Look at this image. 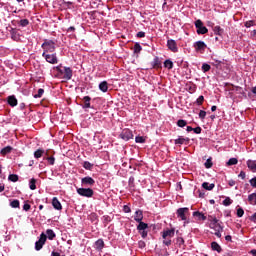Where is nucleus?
Returning <instances> with one entry per match:
<instances>
[{
	"instance_id": "1",
	"label": "nucleus",
	"mask_w": 256,
	"mask_h": 256,
	"mask_svg": "<svg viewBox=\"0 0 256 256\" xmlns=\"http://www.w3.org/2000/svg\"><path fill=\"white\" fill-rule=\"evenodd\" d=\"M209 227L213 229L214 234L218 239H221V233H223V226L219 223V219L213 215L208 216Z\"/></svg>"
},
{
	"instance_id": "2",
	"label": "nucleus",
	"mask_w": 256,
	"mask_h": 256,
	"mask_svg": "<svg viewBox=\"0 0 256 256\" xmlns=\"http://www.w3.org/2000/svg\"><path fill=\"white\" fill-rule=\"evenodd\" d=\"M41 48L43 49V53H55V41L45 39L44 42L41 45Z\"/></svg>"
},
{
	"instance_id": "3",
	"label": "nucleus",
	"mask_w": 256,
	"mask_h": 256,
	"mask_svg": "<svg viewBox=\"0 0 256 256\" xmlns=\"http://www.w3.org/2000/svg\"><path fill=\"white\" fill-rule=\"evenodd\" d=\"M42 57H44L45 61L47 63H50V65H57L59 63V58H57V53L52 52V54H49V53L45 54V52H43Z\"/></svg>"
},
{
	"instance_id": "4",
	"label": "nucleus",
	"mask_w": 256,
	"mask_h": 256,
	"mask_svg": "<svg viewBox=\"0 0 256 256\" xmlns=\"http://www.w3.org/2000/svg\"><path fill=\"white\" fill-rule=\"evenodd\" d=\"M56 70L58 71V73H60L63 76V79H66V81H71L72 77H73V70H71L70 67H64V70H61V68L59 66L56 67Z\"/></svg>"
},
{
	"instance_id": "5",
	"label": "nucleus",
	"mask_w": 256,
	"mask_h": 256,
	"mask_svg": "<svg viewBox=\"0 0 256 256\" xmlns=\"http://www.w3.org/2000/svg\"><path fill=\"white\" fill-rule=\"evenodd\" d=\"M195 27L197 29L196 33L198 35H205V34L209 33V29H207V27H205L203 25V21H201V20H196L195 21Z\"/></svg>"
},
{
	"instance_id": "6",
	"label": "nucleus",
	"mask_w": 256,
	"mask_h": 256,
	"mask_svg": "<svg viewBox=\"0 0 256 256\" xmlns=\"http://www.w3.org/2000/svg\"><path fill=\"white\" fill-rule=\"evenodd\" d=\"M46 241H47V235L45 233H42L40 235L39 240L36 241V243H35L36 251H41V249H43V245H45Z\"/></svg>"
},
{
	"instance_id": "7",
	"label": "nucleus",
	"mask_w": 256,
	"mask_h": 256,
	"mask_svg": "<svg viewBox=\"0 0 256 256\" xmlns=\"http://www.w3.org/2000/svg\"><path fill=\"white\" fill-rule=\"evenodd\" d=\"M193 47L197 53H205V49H207V44L199 40L193 44Z\"/></svg>"
},
{
	"instance_id": "8",
	"label": "nucleus",
	"mask_w": 256,
	"mask_h": 256,
	"mask_svg": "<svg viewBox=\"0 0 256 256\" xmlns=\"http://www.w3.org/2000/svg\"><path fill=\"white\" fill-rule=\"evenodd\" d=\"M77 193L81 197H93V189L91 188H78Z\"/></svg>"
},
{
	"instance_id": "9",
	"label": "nucleus",
	"mask_w": 256,
	"mask_h": 256,
	"mask_svg": "<svg viewBox=\"0 0 256 256\" xmlns=\"http://www.w3.org/2000/svg\"><path fill=\"white\" fill-rule=\"evenodd\" d=\"M81 184L83 187H93L95 185V179L91 178V176H86L81 179Z\"/></svg>"
},
{
	"instance_id": "10",
	"label": "nucleus",
	"mask_w": 256,
	"mask_h": 256,
	"mask_svg": "<svg viewBox=\"0 0 256 256\" xmlns=\"http://www.w3.org/2000/svg\"><path fill=\"white\" fill-rule=\"evenodd\" d=\"M177 217H179L182 221H187V213H189V208H179L177 210Z\"/></svg>"
},
{
	"instance_id": "11",
	"label": "nucleus",
	"mask_w": 256,
	"mask_h": 256,
	"mask_svg": "<svg viewBox=\"0 0 256 256\" xmlns=\"http://www.w3.org/2000/svg\"><path fill=\"white\" fill-rule=\"evenodd\" d=\"M120 139H123V141L133 139V132H131L129 129H124L120 134Z\"/></svg>"
},
{
	"instance_id": "12",
	"label": "nucleus",
	"mask_w": 256,
	"mask_h": 256,
	"mask_svg": "<svg viewBox=\"0 0 256 256\" xmlns=\"http://www.w3.org/2000/svg\"><path fill=\"white\" fill-rule=\"evenodd\" d=\"M167 47L172 53H177L179 51V48L177 47V42L173 39H169L167 41Z\"/></svg>"
},
{
	"instance_id": "13",
	"label": "nucleus",
	"mask_w": 256,
	"mask_h": 256,
	"mask_svg": "<svg viewBox=\"0 0 256 256\" xmlns=\"http://www.w3.org/2000/svg\"><path fill=\"white\" fill-rule=\"evenodd\" d=\"M172 237H175V228H171V229H166L163 231L162 233V238L163 239H172Z\"/></svg>"
},
{
	"instance_id": "14",
	"label": "nucleus",
	"mask_w": 256,
	"mask_h": 256,
	"mask_svg": "<svg viewBox=\"0 0 256 256\" xmlns=\"http://www.w3.org/2000/svg\"><path fill=\"white\" fill-rule=\"evenodd\" d=\"M190 139L188 137L179 136L174 140L175 145H189Z\"/></svg>"
},
{
	"instance_id": "15",
	"label": "nucleus",
	"mask_w": 256,
	"mask_h": 256,
	"mask_svg": "<svg viewBox=\"0 0 256 256\" xmlns=\"http://www.w3.org/2000/svg\"><path fill=\"white\" fill-rule=\"evenodd\" d=\"M10 35H11V39L13 41H20L21 40V34H19V31H17V29H15V28L10 29Z\"/></svg>"
},
{
	"instance_id": "16",
	"label": "nucleus",
	"mask_w": 256,
	"mask_h": 256,
	"mask_svg": "<svg viewBox=\"0 0 256 256\" xmlns=\"http://www.w3.org/2000/svg\"><path fill=\"white\" fill-rule=\"evenodd\" d=\"M52 207H54L56 211H61V209H63V206L61 205V202L59 201V199H57V197H54L52 199Z\"/></svg>"
},
{
	"instance_id": "17",
	"label": "nucleus",
	"mask_w": 256,
	"mask_h": 256,
	"mask_svg": "<svg viewBox=\"0 0 256 256\" xmlns=\"http://www.w3.org/2000/svg\"><path fill=\"white\" fill-rule=\"evenodd\" d=\"M246 165L252 173H256V160H247Z\"/></svg>"
},
{
	"instance_id": "18",
	"label": "nucleus",
	"mask_w": 256,
	"mask_h": 256,
	"mask_svg": "<svg viewBox=\"0 0 256 256\" xmlns=\"http://www.w3.org/2000/svg\"><path fill=\"white\" fill-rule=\"evenodd\" d=\"M134 221H136V223H141V221H143V211H135Z\"/></svg>"
},
{
	"instance_id": "19",
	"label": "nucleus",
	"mask_w": 256,
	"mask_h": 256,
	"mask_svg": "<svg viewBox=\"0 0 256 256\" xmlns=\"http://www.w3.org/2000/svg\"><path fill=\"white\" fill-rule=\"evenodd\" d=\"M55 237H57V235L55 234V231H53L52 229L46 230V239H49V241H53Z\"/></svg>"
},
{
	"instance_id": "20",
	"label": "nucleus",
	"mask_w": 256,
	"mask_h": 256,
	"mask_svg": "<svg viewBox=\"0 0 256 256\" xmlns=\"http://www.w3.org/2000/svg\"><path fill=\"white\" fill-rule=\"evenodd\" d=\"M99 89H100V91H102V93H107V91H109V85H108L107 81H102L99 84Z\"/></svg>"
},
{
	"instance_id": "21",
	"label": "nucleus",
	"mask_w": 256,
	"mask_h": 256,
	"mask_svg": "<svg viewBox=\"0 0 256 256\" xmlns=\"http://www.w3.org/2000/svg\"><path fill=\"white\" fill-rule=\"evenodd\" d=\"M138 223H139V224H138V226H137V229H138L139 232L145 231L146 229L149 228V224L143 222V220L140 221V222H138Z\"/></svg>"
},
{
	"instance_id": "22",
	"label": "nucleus",
	"mask_w": 256,
	"mask_h": 256,
	"mask_svg": "<svg viewBox=\"0 0 256 256\" xmlns=\"http://www.w3.org/2000/svg\"><path fill=\"white\" fill-rule=\"evenodd\" d=\"M202 187L203 189H206V191H213V189H215V184L209 183V182H203Z\"/></svg>"
},
{
	"instance_id": "23",
	"label": "nucleus",
	"mask_w": 256,
	"mask_h": 256,
	"mask_svg": "<svg viewBox=\"0 0 256 256\" xmlns=\"http://www.w3.org/2000/svg\"><path fill=\"white\" fill-rule=\"evenodd\" d=\"M83 101H84V109H90L91 108V97L89 96H84L83 97Z\"/></svg>"
},
{
	"instance_id": "24",
	"label": "nucleus",
	"mask_w": 256,
	"mask_h": 256,
	"mask_svg": "<svg viewBox=\"0 0 256 256\" xmlns=\"http://www.w3.org/2000/svg\"><path fill=\"white\" fill-rule=\"evenodd\" d=\"M193 217H197L198 221H206L207 219V216H205L203 213L199 211L193 212Z\"/></svg>"
},
{
	"instance_id": "25",
	"label": "nucleus",
	"mask_w": 256,
	"mask_h": 256,
	"mask_svg": "<svg viewBox=\"0 0 256 256\" xmlns=\"http://www.w3.org/2000/svg\"><path fill=\"white\" fill-rule=\"evenodd\" d=\"M8 104L11 107H17V98L15 96H9L8 97Z\"/></svg>"
},
{
	"instance_id": "26",
	"label": "nucleus",
	"mask_w": 256,
	"mask_h": 256,
	"mask_svg": "<svg viewBox=\"0 0 256 256\" xmlns=\"http://www.w3.org/2000/svg\"><path fill=\"white\" fill-rule=\"evenodd\" d=\"M29 189H31V191H35V189H37V180L35 178L30 179Z\"/></svg>"
},
{
	"instance_id": "27",
	"label": "nucleus",
	"mask_w": 256,
	"mask_h": 256,
	"mask_svg": "<svg viewBox=\"0 0 256 256\" xmlns=\"http://www.w3.org/2000/svg\"><path fill=\"white\" fill-rule=\"evenodd\" d=\"M211 247H212V251H217V253H221L222 251L221 245H219V243L217 242H212Z\"/></svg>"
},
{
	"instance_id": "28",
	"label": "nucleus",
	"mask_w": 256,
	"mask_h": 256,
	"mask_svg": "<svg viewBox=\"0 0 256 256\" xmlns=\"http://www.w3.org/2000/svg\"><path fill=\"white\" fill-rule=\"evenodd\" d=\"M250 205H256V193H252L248 196Z\"/></svg>"
},
{
	"instance_id": "29",
	"label": "nucleus",
	"mask_w": 256,
	"mask_h": 256,
	"mask_svg": "<svg viewBox=\"0 0 256 256\" xmlns=\"http://www.w3.org/2000/svg\"><path fill=\"white\" fill-rule=\"evenodd\" d=\"M43 153H45V150H43V149L36 150L34 152L35 159H41V157H43Z\"/></svg>"
},
{
	"instance_id": "30",
	"label": "nucleus",
	"mask_w": 256,
	"mask_h": 256,
	"mask_svg": "<svg viewBox=\"0 0 256 256\" xmlns=\"http://www.w3.org/2000/svg\"><path fill=\"white\" fill-rule=\"evenodd\" d=\"M8 181H12V183H17V181H19V176L17 174H10L8 176Z\"/></svg>"
},
{
	"instance_id": "31",
	"label": "nucleus",
	"mask_w": 256,
	"mask_h": 256,
	"mask_svg": "<svg viewBox=\"0 0 256 256\" xmlns=\"http://www.w3.org/2000/svg\"><path fill=\"white\" fill-rule=\"evenodd\" d=\"M96 245V249H103V247H105V242L103 241V239H99L95 242Z\"/></svg>"
},
{
	"instance_id": "32",
	"label": "nucleus",
	"mask_w": 256,
	"mask_h": 256,
	"mask_svg": "<svg viewBox=\"0 0 256 256\" xmlns=\"http://www.w3.org/2000/svg\"><path fill=\"white\" fill-rule=\"evenodd\" d=\"M45 93V90L40 88L38 89L37 94H34V99H41L43 97V94Z\"/></svg>"
},
{
	"instance_id": "33",
	"label": "nucleus",
	"mask_w": 256,
	"mask_h": 256,
	"mask_svg": "<svg viewBox=\"0 0 256 256\" xmlns=\"http://www.w3.org/2000/svg\"><path fill=\"white\" fill-rule=\"evenodd\" d=\"M83 167H84V169L91 171L93 169V164H91V162H89V161H85L83 163Z\"/></svg>"
},
{
	"instance_id": "34",
	"label": "nucleus",
	"mask_w": 256,
	"mask_h": 256,
	"mask_svg": "<svg viewBox=\"0 0 256 256\" xmlns=\"http://www.w3.org/2000/svg\"><path fill=\"white\" fill-rule=\"evenodd\" d=\"M164 67H165L166 69H172V68H173V61H171V60H169V59L165 60V62H164Z\"/></svg>"
},
{
	"instance_id": "35",
	"label": "nucleus",
	"mask_w": 256,
	"mask_h": 256,
	"mask_svg": "<svg viewBox=\"0 0 256 256\" xmlns=\"http://www.w3.org/2000/svg\"><path fill=\"white\" fill-rule=\"evenodd\" d=\"M19 200H13L10 202V207H12V209H19Z\"/></svg>"
},
{
	"instance_id": "36",
	"label": "nucleus",
	"mask_w": 256,
	"mask_h": 256,
	"mask_svg": "<svg viewBox=\"0 0 256 256\" xmlns=\"http://www.w3.org/2000/svg\"><path fill=\"white\" fill-rule=\"evenodd\" d=\"M223 205L225 206V207H229V205H231L232 203H233V200H231V198L230 197H226L224 200H223Z\"/></svg>"
},
{
	"instance_id": "37",
	"label": "nucleus",
	"mask_w": 256,
	"mask_h": 256,
	"mask_svg": "<svg viewBox=\"0 0 256 256\" xmlns=\"http://www.w3.org/2000/svg\"><path fill=\"white\" fill-rule=\"evenodd\" d=\"M213 31L215 35H223V30L221 29V26H215Z\"/></svg>"
},
{
	"instance_id": "38",
	"label": "nucleus",
	"mask_w": 256,
	"mask_h": 256,
	"mask_svg": "<svg viewBox=\"0 0 256 256\" xmlns=\"http://www.w3.org/2000/svg\"><path fill=\"white\" fill-rule=\"evenodd\" d=\"M142 50H143V47H141V44L136 43L134 45V53H141Z\"/></svg>"
},
{
	"instance_id": "39",
	"label": "nucleus",
	"mask_w": 256,
	"mask_h": 256,
	"mask_svg": "<svg viewBox=\"0 0 256 256\" xmlns=\"http://www.w3.org/2000/svg\"><path fill=\"white\" fill-rule=\"evenodd\" d=\"M202 71L203 73H207V71H211V65L207 63L202 64Z\"/></svg>"
},
{
	"instance_id": "40",
	"label": "nucleus",
	"mask_w": 256,
	"mask_h": 256,
	"mask_svg": "<svg viewBox=\"0 0 256 256\" xmlns=\"http://www.w3.org/2000/svg\"><path fill=\"white\" fill-rule=\"evenodd\" d=\"M237 163H239V160H237V158H230L227 162V165H237Z\"/></svg>"
},
{
	"instance_id": "41",
	"label": "nucleus",
	"mask_w": 256,
	"mask_h": 256,
	"mask_svg": "<svg viewBox=\"0 0 256 256\" xmlns=\"http://www.w3.org/2000/svg\"><path fill=\"white\" fill-rule=\"evenodd\" d=\"M19 25L21 27H27V25H29V20L28 19H22V20H20Z\"/></svg>"
},
{
	"instance_id": "42",
	"label": "nucleus",
	"mask_w": 256,
	"mask_h": 256,
	"mask_svg": "<svg viewBox=\"0 0 256 256\" xmlns=\"http://www.w3.org/2000/svg\"><path fill=\"white\" fill-rule=\"evenodd\" d=\"M169 1H171V0H164V3L162 5L163 11H167L169 9V5H170Z\"/></svg>"
},
{
	"instance_id": "43",
	"label": "nucleus",
	"mask_w": 256,
	"mask_h": 256,
	"mask_svg": "<svg viewBox=\"0 0 256 256\" xmlns=\"http://www.w3.org/2000/svg\"><path fill=\"white\" fill-rule=\"evenodd\" d=\"M211 65H214V67H219V65H221V60H217L215 58H212Z\"/></svg>"
},
{
	"instance_id": "44",
	"label": "nucleus",
	"mask_w": 256,
	"mask_h": 256,
	"mask_svg": "<svg viewBox=\"0 0 256 256\" xmlns=\"http://www.w3.org/2000/svg\"><path fill=\"white\" fill-rule=\"evenodd\" d=\"M178 127H185L187 125V121L180 119L177 121Z\"/></svg>"
},
{
	"instance_id": "45",
	"label": "nucleus",
	"mask_w": 256,
	"mask_h": 256,
	"mask_svg": "<svg viewBox=\"0 0 256 256\" xmlns=\"http://www.w3.org/2000/svg\"><path fill=\"white\" fill-rule=\"evenodd\" d=\"M2 155H7V153H11V147L7 146L1 150Z\"/></svg>"
},
{
	"instance_id": "46",
	"label": "nucleus",
	"mask_w": 256,
	"mask_h": 256,
	"mask_svg": "<svg viewBox=\"0 0 256 256\" xmlns=\"http://www.w3.org/2000/svg\"><path fill=\"white\" fill-rule=\"evenodd\" d=\"M236 215L237 217H243V215H245V211L243 210V208H238Z\"/></svg>"
},
{
	"instance_id": "47",
	"label": "nucleus",
	"mask_w": 256,
	"mask_h": 256,
	"mask_svg": "<svg viewBox=\"0 0 256 256\" xmlns=\"http://www.w3.org/2000/svg\"><path fill=\"white\" fill-rule=\"evenodd\" d=\"M135 142L136 143H145V139L143 138V136H136Z\"/></svg>"
},
{
	"instance_id": "48",
	"label": "nucleus",
	"mask_w": 256,
	"mask_h": 256,
	"mask_svg": "<svg viewBox=\"0 0 256 256\" xmlns=\"http://www.w3.org/2000/svg\"><path fill=\"white\" fill-rule=\"evenodd\" d=\"M203 101H205V97L199 96L196 100L197 105H203Z\"/></svg>"
},
{
	"instance_id": "49",
	"label": "nucleus",
	"mask_w": 256,
	"mask_h": 256,
	"mask_svg": "<svg viewBox=\"0 0 256 256\" xmlns=\"http://www.w3.org/2000/svg\"><path fill=\"white\" fill-rule=\"evenodd\" d=\"M199 117L202 120L205 119V117H207V112H205V110H200Z\"/></svg>"
},
{
	"instance_id": "50",
	"label": "nucleus",
	"mask_w": 256,
	"mask_h": 256,
	"mask_svg": "<svg viewBox=\"0 0 256 256\" xmlns=\"http://www.w3.org/2000/svg\"><path fill=\"white\" fill-rule=\"evenodd\" d=\"M48 163H50V165H55V157L51 156L47 158Z\"/></svg>"
},
{
	"instance_id": "51",
	"label": "nucleus",
	"mask_w": 256,
	"mask_h": 256,
	"mask_svg": "<svg viewBox=\"0 0 256 256\" xmlns=\"http://www.w3.org/2000/svg\"><path fill=\"white\" fill-rule=\"evenodd\" d=\"M205 167L206 169H211V167H213V163L210 160H207L205 162Z\"/></svg>"
},
{
	"instance_id": "52",
	"label": "nucleus",
	"mask_w": 256,
	"mask_h": 256,
	"mask_svg": "<svg viewBox=\"0 0 256 256\" xmlns=\"http://www.w3.org/2000/svg\"><path fill=\"white\" fill-rule=\"evenodd\" d=\"M163 244L166 245V247H169V245H171V238L164 239Z\"/></svg>"
},
{
	"instance_id": "53",
	"label": "nucleus",
	"mask_w": 256,
	"mask_h": 256,
	"mask_svg": "<svg viewBox=\"0 0 256 256\" xmlns=\"http://www.w3.org/2000/svg\"><path fill=\"white\" fill-rule=\"evenodd\" d=\"M29 209H31V205H30L29 203H25V204L23 205V210H24V211H29Z\"/></svg>"
},
{
	"instance_id": "54",
	"label": "nucleus",
	"mask_w": 256,
	"mask_h": 256,
	"mask_svg": "<svg viewBox=\"0 0 256 256\" xmlns=\"http://www.w3.org/2000/svg\"><path fill=\"white\" fill-rule=\"evenodd\" d=\"M123 211H124V213H131V208L129 206L125 205L123 207Z\"/></svg>"
},
{
	"instance_id": "55",
	"label": "nucleus",
	"mask_w": 256,
	"mask_h": 256,
	"mask_svg": "<svg viewBox=\"0 0 256 256\" xmlns=\"http://www.w3.org/2000/svg\"><path fill=\"white\" fill-rule=\"evenodd\" d=\"M194 133H196V135H199L201 134V127H196V128H193Z\"/></svg>"
},
{
	"instance_id": "56",
	"label": "nucleus",
	"mask_w": 256,
	"mask_h": 256,
	"mask_svg": "<svg viewBox=\"0 0 256 256\" xmlns=\"http://www.w3.org/2000/svg\"><path fill=\"white\" fill-rule=\"evenodd\" d=\"M250 185H251L252 187H256V177H254V178H252V179L250 180Z\"/></svg>"
},
{
	"instance_id": "57",
	"label": "nucleus",
	"mask_w": 256,
	"mask_h": 256,
	"mask_svg": "<svg viewBox=\"0 0 256 256\" xmlns=\"http://www.w3.org/2000/svg\"><path fill=\"white\" fill-rule=\"evenodd\" d=\"M140 235H141V237H142L143 239H145V238L147 237V231H146V230H142V231L140 232Z\"/></svg>"
},
{
	"instance_id": "58",
	"label": "nucleus",
	"mask_w": 256,
	"mask_h": 256,
	"mask_svg": "<svg viewBox=\"0 0 256 256\" xmlns=\"http://www.w3.org/2000/svg\"><path fill=\"white\" fill-rule=\"evenodd\" d=\"M137 37H139V38L145 37V32H143V31L138 32Z\"/></svg>"
},
{
	"instance_id": "59",
	"label": "nucleus",
	"mask_w": 256,
	"mask_h": 256,
	"mask_svg": "<svg viewBox=\"0 0 256 256\" xmlns=\"http://www.w3.org/2000/svg\"><path fill=\"white\" fill-rule=\"evenodd\" d=\"M247 175L245 174L244 171H241L240 174L238 175V177H240L241 179H245Z\"/></svg>"
},
{
	"instance_id": "60",
	"label": "nucleus",
	"mask_w": 256,
	"mask_h": 256,
	"mask_svg": "<svg viewBox=\"0 0 256 256\" xmlns=\"http://www.w3.org/2000/svg\"><path fill=\"white\" fill-rule=\"evenodd\" d=\"M228 185H229L230 187H234V185H235V180H229Z\"/></svg>"
},
{
	"instance_id": "61",
	"label": "nucleus",
	"mask_w": 256,
	"mask_h": 256,
	"mask_svg": "<svg viewBox=\"0 0 256 256\" xmlns=\"http://www.w3.org/2000/svg\"><path fill=\"white\" fill-rule=\"evenodd\" d=\"M251 221H253V223H256V213H254V214L251 216Z\"/></svg>"
},
{
	"instance_id": "62",
	"label": "nucleus",
	"mask_w": 256,
	"mask_h": 256,
	"mask_svg": "<svg viewBox=\"0 0 256 256\" xmlns=\"http://www.w3.org/2000/svg\"><path fill=\"white\" fill-rule=\"evenodd\" d=\"M225 240L228 241V242H231L232 241L231 235L225 236Z\"/></svg>"
},
{
	"instance_id": "63",
	"label": "nucleus",
	"mask_w": 256,
	"mask_h": 256,
	"mask_svg": "<svg viewBox=\"0 0 256 256\" xmlns=\"http://www.w3.org/2000/svg\"><path fill=\"white\" fill-rule=\"evenodd\" d=\"M177 241L180 245H183V243H185V240H183V238H178Z\"/></svg>"
},
{
	"instance_id": "64",
	"label": "nucleus",
	"mask_w": 256,
	"mask_h": 256,
	"mask_svg": "<svg viewBox=\"0 0 256 256\" xmlns=\"http://www.w3.org/2000/svg\"><path fill=\"white\" fill-rule=\"evenodd\" d=\"M51 256H61L59 252L52 251Z\"/></svg>"
}]
</instances>
